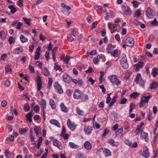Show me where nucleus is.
I'll return each mask as SVG.
<instances>
[{
  "mask_svg": "<svg viewBox=\"0 0 158 158\" xmlns=\"http://www.w3.org/2000/svg\"><path fill=\"white\" fill-rule=\"evenodd\" d=\"M60 107L61 110L63 112H67L69 111V109L66 107L63 103H62L60 105Z\"/></svg>",
  "mask_w": 158,
  "mask_h": 158,
  "instance_id": "aec40b11",
  "label": "nucleus"
},
{
  "mask_svg": "<svg viewBox=\"0 0 158 158\" xmlns=\"http://www.w3.org/2000/svg\"><path fill=\"white\" fill-rule=\"evenodd\" d=\"M108 143L114 146H117L119 143L118 142H115V141L112 139H110L108 141Z\"/></svg>",
  "mask_w": 158,
  "mask_h": 158,
  "instance_id": "5701e85b",
  "label": "nucleus"
},
{
  "mask_svg": "<svg viewBox=\"0 0 158 158\" xmlns=\"http://www.w3.org/2000/svg\"><path fill=\"white\" fill-rule=\"evenodd\" d=\"M84 131L85 133L87 135H89L93 130V128L92 127L89 126H85L84 128Z\"/></svg>",
  "mask_w": 158,
  "mask_h": 158,
  "instance_id": "f8f14e48",
  "label": "nucleus"
},
{
  "mask_svg": "<svg viewBox=\"0 0 158 158\" xmlns=\"http://www.w3.org/2000/svg\"><path fill=\"white\" fill-rule=\"evenodd\" d=\"M28 130V128H20L19 129V132L21 135L27 132Z\"/></svg>",
  "mask_w": 158,
  "mask_h": 158,
  "instance_id": "7c9ffc66",
  "label": "nucleus"
},
{
  "mask_svg": "<svg viewBox=\"0 0 158 158\" xmlns=\"http://www.w3.org/2000/svg\"><path fill=\"white\" fill-rule=\"evenodd\" d=\"M148 134L144 132L143 131L141 133V137L143 140H145L146 141H147L148 139Z\"/></svg>",
  "mask_w": 158,
  "mask_h": 158,
  "instance_id": "412c9836",
  "label": "nucleus"
},
{
  "mask_svg": "<svg viewBox=\"0 0 158 158\" xmlns=\"http://www.w3.org/2000/svg\"><path fill=\"white\" fill-rule=\"evenodd\" d=\"M116 47L115 45H112V44L108 45L106 50L107 51V53H111L113 52L114 49Z\"/></svg>",
  "mask_w": 158,
  "mask_h": 158,
  "instance_id": "6ab92c4d",
  "label": "nucleus"
},
{
  "mask_svg": "<svg viewBox=\"0 0 158 158\" xmlns=\"http://www.w3.org/2000/svg\"><path fill=\"white\" fill-rule=\"evenodd\" d=\"M7 104L6 101L5 100L2 101L1 103V106L2 107H5Z\"/></svg>",
  "mask_w": 158,
  "mask_h": 158,
  "instance_id": "338daca9",
  "label": "nucleus"
},
{
  "mask_svg": "<svg viewBox=\"0 0 158 158\" xmlns=\"http://www.w3.org/2000/svg\"><path fill=\"white\" fill-rule=\"evenodd\" d=\"M133 6L135 8H137L138 7L139 5L140 4V3L137 2V1H134L133 2Z\"/></svg>",
  "mask_w": 158,
  "mask_h": 158,
  "instance_id": "bf43d9fd",
  "label": "nucleus"
},
{
  "mask_svg": "<svg viewBox=\"0 0 158 158\" xmlns=\"http://www.w3.org/2000/svg\"><path fill=\"white\" fill-rule=\"evenodd\" d=\"M82 94L81 92L78 89L76 90L73 94V98L75 99H79L81 98Z\"/></svg>",
  "mask_w": 158,
  "mask_h": 158,
  "instance_id": "9d476101",
  "label": "nucleus"
},
{
  "mask_svg": "<svg viewBox=\"0 0 158 158\" xmlns=\"http://www.w3.org/2000/svg\"><path fill=\"white\" fill-rule=\"evenodd\" d=\"M69 59L70 58H69V56H66L64 58L63 61L65 63L68 64L69 60Z\"/></svg>",
  "mask_w": 158,
  "mask_h": 158,
  "instance_id": "5fc2aeb1",
  "label": "nucleus"
},
{
  "mask_svg": "<svg viewBox=\"0 0 158 158\" xmlns=\"http://www.w3.org/2000/svg\"><path fill=\"white\" fill-rule=\"evenodd\" d=\"M135 81L137 83L139 84L142 87H144L145 81L142 80L140 73L138 74L136 76Z\"/></svg>",
  "mask_w": 158,
  "mask_h": 158,
  "instance_id": "20e7f679",
  "label": "nucleus"
},
{
  "mask_svg": "<svg viewBox=\"0 0 158 158\" xmlns=\"http://www.w3.org/2000/svg\"><path fill=\"white\" fill-rule=\"evenodd\" d=\"M151 24L153 26H156L158 24V22L156 19H154L151 22Z\"/></svg>",
  "mask_w": 158,
  "mask_h": 158,
  "instance_id": "3c124183",
  "label": "nucleus"
},
{
  "mask_svg": "<svg viewBox=\"0 0 158 158\" xmlns=\"http://www.w3.org/2000/svg\"><path fill=\"white\" fill-rule=\"evenodd\" d=\"M71 34L74 37H76L79 36V33L77 29H74L71 32Z\"/></svg>",
  "mask_w": 158,
  "mask_h": 158,
  "instance_id": "c756f323",
  "label": "nucleus"
},
{
  "mask_svg": "<svg viewBox=\"0 0 158 158\" xmlns=\"http://www.w3.org/2000/svg\"><path fill=\"white\" fill-rule=\"evenodd\" d=\"M23 23L20 22H19L17 23L16 26V28L19 30L20 29V27L22 26Z\"/></svg>",
  "mask_w": 158,
  "mask_h": 158,
  "instance_id": "4d7b16f0",
  "label": "nucleus"
},
{
  "mask_svg": "<svg viewBox=\"0 0 158 158\" xmlns=\"http://www.w3.org/2000/svg\"><path fill=\"white\" fill-rule=\"evenodd\" d=\"M69 146L72 148L76 149L78 148V146L75 144L73 142H69Z\"/></svg>",
  "mask_w": 158,
  "mask_h": 158,
  "instance_id": "4c0bfd02",
  "label": "nucleus"
},
{
  "mask_svg": "<svg viewBox=\"0 0 158 158\" xmlns=\"http://www.w3.org/2000/svg\"><path fill=\"white\" fill-rule=\"evenodd\" d=\"M10 44H11L15 42V39L13 37H10L8 40Z\"/></svg>",
  "mask_w": 158,
  "mask_h": 158,
  "instance_id": "a18cd8bd",
  "label": "nucleus"
},
{
  "mask_svg": "<svg viewBox=\"0 0 158 158\" xmlns=\"http://www.w3.org/2000/svg\"><path fill=\"white\" fill-rule=\"evenodd\" d=\"M23 52V49L21 47L17 48L14 49L13 53L15 54H19Z\"/></svg>",
  "mask_w": 158,
  "mask_h": 158,
  "instance_id": "f3484780",
  "label": "nucleus"
},
{
  "mask_svg": "<svg viewBox=\"0 0 158 158\" xmlns=\"http://www.w3.org/2000/svg\"><path fill=\"white\" fill-rule=\"evenodd\" d=\"M125 143L130 146H131L132 143L128 139H126L125 141Z\"/></svg>",
  "mask_w": 158,
  "mask_h": 158,
  "instance_id": "774afa93",
  "label": "nucleus"
},
{
  "mask_svg": "<svg viewBox=\"0 0 158 158\" xmlns=\"http://www.w3.org/2000/svg\"><path fill=\"white\" fill-rule=\"evenodd\" d=\"M146 14L147 16L149 18H152L154 17V12L152 8L148 7L146 10Z\"/></svg>",
  "mask_w": 158,
  "mask_h": 158,
  "instance_id": "0eeeda50",
  "label": "nucleus"
},
{
  "mask_svg": "<svg viewBox=\"0 0 158 158\" xmlns=\"http://www.w3.org/2000/svg\"><path fill=\"white\" fill-rule=\"evenodd\" d=\"M139 94L136 93H133L130 95V97L131 98H135L136 97H138Z\"/></svg>",
  "mask_w": 158,
  "mask_h": 158,
  "instance_id": "864d4df0",
  "label": "nucleus"
},
{
  "mask_svg": "<svg viewBox=\"0 0 158 158\" xmlns=\"http://www.w3.org/2000/svg\"><path fill=\"white\" fill-rule=\"evenodd\" d=\"M120 64L123 68L127 69L128 67L126 55L125 53L122 54L120 60Z\"/></svg>",
  "mask_w": 158,
  "mask_h": 158,
  "instance_id": "f257e3e1",
  "label": "nucleus"
},
{
  "mask_svg": "<svg viewBox=\"0 0 158 158\" xmlns=\"http://www.w3.org/2000/svg\"><path fill=\"white\" fill-rule=\"evenodd\" d=\"M6 36L5 31H1L0 32V37L2 39H4L6 37Z\"/></svg>",
  "mask_w": 158,
  "mask_h": 158,
  "instance_id": "37998d69",
  "label": "nucleus"
},
{
  "mask_svg": "<svg viewBox=\"0 0 158 158\" xmlns=\"http://www.w3.org/2000/svg\"><path fill=\"white\" fill-rule=\"evenodd\" d=\"M140 13L141 10L139 9L138 10L135 12V16L139 17L140 15Z\"/></svg>",
  "mask_w": 158,
  "mask_h": 158,
  "instance_id": "0e129e2a",
  "label": "nucleus"
},
{
  "mask_svg": "<svg viewBox=\"0 0 158 158\" xmlns=\"http://www.w3.org/2000/svg\"><path fill=\"white\" fill-rule=\"evenodd\" d=\"M108 27L111 30H114L115 27H116L117 25L116 24H113L111 23H108Z\"/></svg>",
  "mask_w": 158,
  "mask_h": 158,
  "instance_id": "c9c22d12",
  "label": "nucleus"
},
{
  "mask_svg": "<svg viewBox=\"0 0 158 158\" xmlns=\"http://www.w3.org/2000/svg\"><path fill=\"white\" fill-rule=\"evenodd\" d=\"M42 72L45 76H48L50 73L46 67L44 68Z\"/></svg>",
  "mask_w": 158,
  "mask_h": 158,
  "instance_id": "e433bc0d",
  "label": "nucleus"
},
{
  "mask_svg": "<svg viewBox=\"0 0 158 158\" xmlns=\"http://www.w3.org/2000/svg\"><path fill=\"white\" fill-rule=\"evenodd\" d=\"M5 68V73H7L9 72H11L12 71L10 66L8 65H6Z\"/></svg>",
  "mask_w": 158,
  "mask_h": 158,
  "instance_id": "ea45409f",
  "label": "nucleus"
},
{
  "mask_svg": "<svg viewBox=\"0 0 158 158\" xmlns=\"http://www.w3.org/2000/svg\"><path fill=\"white\" fill-rule=\"evenodd\" d=\"M40 39L42 41H44L46 39V38L42 33H41L40 35Z\"/></svg>",
  "mask_w": 158,
  "mask_h": 158,
  "instance_id": "69168bd1",
  "label": "nucleus"
},
{
  "mask_svg": "<svg viewBox=\"0 0 158 158\" xmlns=\"http://www.w3.org/2000/svg\"><path fill=\"white\" fill-rule=\"evenodd\" d=\"M54 86L55 88V89L58 93L60 94L63 92V91L61 86L58 82H55V83Z\"/></svg>",
  "mask_w": 158,
  "mask_h": 158,
  "instance_id": "1a4fd4ad",
  "label": "nucleus"
},
{
  "mask_svg": "<svg viewBox=\"0 0 158 158\" xmlns=\"http://www.w3.org/2000/svg\"><path fill=\"white\" fill-rule=\"evenodd\" d=\"M144 123V122H142L140 123L139 125H138L136 127V130H140L141 131V128L143 125Z\"/></svg>",
  "mask_w": 158,
  "mask_h": 158,
  "instance_id": "603ef678",
  "label": "nucleus"
},
{
  "mask_svg": "<svg viewBox=\"0 0 158 158\" xmlns=\"http://www.w3.org/2000/svg\"><path fill=\"white\" fill-rule=\"evenodd\" d=\"M158 85V84L156 82H153L152 83L150 86V89H153L155 88L156 87H157V86Z\"/></svg>",
  "mask_w": 158,
  "mask_h": 158,
  "instance_id": "c03bdc74",
  "label": "nucleus"
},
{
  "mask_svg": "<svg viewBox=\"0 0 158 158\" xmlns=\"http://www.w3.org/2000/svg\"><path fill=\"white\" fill-rule=\"evenodd\" d=\"M26 117L27 120H28L30 122H32V114L31 113V111L27 114L26 115Z\"/></svg>",
  "mask_w": 158,
  "mask_h": 158,
  "instance_id": "c85d7f7f",
  "label": "nucleus"
},
{
  "mask_svg": "<svg viewBox=\"0 0 158 158\" xmlns=\"http://www.w3.org/2000/svg\"><path fill=\"white\" fill-rule=\"evenodd\" d=\"M94 8L95 9H100L101 10H102L103 11V12H105L106 11V8L104 7V9H102V6H96L94 7Z\"/></svg>",
  "mask_w": 158,
  "mask_h": 158,
  "instance_id": "09e8293b",
  "label": "nucleus"
},
{
  "mask_svg": "<svg viewBox=\"0 0 158 158\" xmlns=\"http://www.w3.org/2000/svg\"><path fill=\"white\" fill-rule=\"evenodd\" d=\"M55 65L54 69L56 71L59 70V71H62V69L60 66L57 65L56 63L55 64Z\"/></svg>",
  "mask_w": 158,
  "mask_h": 158,
  "instance_id": "de8ad7c7",
  "label": "nucleus"
},
{
  "mask_svg": "<svg viewBox=\"0 0 158 158\" xmlns=\"http://www.w3.org/2000/svg\"><path fill=\"white\" fill-rule=\"evenodd\" d=\"M76 111L77 114L79 115H82L83 114V111L81 110L79 107L77 108Z\"/></svg>",
  "mask_w": 158,
  "mask_h": 158,
  "instance_id": "8fccbe9b",
  "label": "nucleus"
},
{
  "mask_svg": "<svg viewBox=\"0 0 158 158\" xmlns=\"http://www.w3.org/2000/svg\"><path fill=\"white\" fill-rule=\"evenodd\" d=\"M67 125L68 127L72 131L74 130L77 126L74 122L71 121L70 119H68L67 121Z\"/></svg>",
  "mask_w": 158,
  "mask_h": 158,
  "instance_id": "423d86ee",
  "label": "nucleus"
},
{
  "mask_svg": "<svg viewBox=\"0 0 158 158\" xmlns=\"http://www.w3.org/2000/svg\"><path fill=\"white\" fill-rule=\"evenodd\" d=\"M125 43L127 46L132 47L134 44V40L131 37H127Z\"/></svg>",
  "mask_w": 158,
  "mask_h": 158,
  "instance_id": "39448f33",
  "label": "nucleus"
},
{
  "mask_svg": "<svg viewBox=\"0 0 158 158\" xmlns=\"http://www.w3.org/2000/svg\"><path fill=\"white\" fill-rule=\"evenodd\" d=\"M120 52L119 50L117 49L114 50L113 52L111 53V55L114 57H117L118 56V53Z\"/></svg>",
  "mask_w": 158,
  "mask_h": 158,
  "instance_id": "bb28decb",
  "label": "nucleus"
},
{
  "mask_svg": "<svg viewBox=\"0 0 158 158\" xmlns=\"http://www.w3.org/2000/svg\"><path fill=\"white\" fill-rule=\"evenodd\" d=\"M62 77L63 81L66 83H69L72 80V78L67 73H64Z\"/></svg>",
  "mask_w": 158,
  "mask_h": 158,
  "instance_id": "6e6552de",
  "label": "nucleus"
},
{
  "mask_svg": "<svg viewBox=\"0 0 158 158\" xmlns=\"http://www.w3.org/2000/svg\"><path fill=\"white\" fill-rule=\"evenodd\" d=\"M102 149L103 151V153L104 154L105 156H108L111 155V153L108 149L103 148Z\"/></svg>",
  "mask_w": 158,
  "mask_h": 158,
  "instance_id": "b1692460",
  "label": "nucleus"
},
{
  "mask_svg": "<svg viewBox=\"0 0 158 158\" xmlns=\"http://www.w3.org/2000/svg\"><path fill=\"white\" fill-rule=\"evenodd\" d=\"M44 152V149L41 148L39 152L36 155V156L38 157H40L41 154L43 153Z\"/></svg>",
  "mask_w": 158,
  "mask_h": 158,
  "instance_id": "052dcab7",
  "label": "nucleus"
},
{
  "mask_svg": "<svg viewBox=\"0 0 158 158\" xmlns=\"http://www.w3.org/2000/svg\"><path fill=\"white\" fill-rule=\"evenodd\" d=\"M123 10L124 13L126 15H130L131 13V11L128 6H123Z\"/></svg>",
  "mask_w": 158,
  "mask_h": 158,
  "instance_id": "ddd939ff",
  "label": "nucleus"
},
{
  "mask_svg": "<svg viewBox=\"0 0 158 158\" xmlns=\"http://www.w3.org/2000/svg\"><path fill=\"white\" fill-rule=\"evenodd\" d=\"M49 104L51 106L52 108L54 109L56 108V105L55 102L52 99H50L49 102Z\"/></svg>",
  "mask_w": 158,
  "mask_h": 158,
  "instance_id": "2f4dec72",
  "label": "nucleus"
},
{
  "mask_svg": "<svg viewBox=\"0 0 158 158\" xmlns=\"http://www.w3.org/2000/svg\"><path fill=\"white\" fill-rule=\"evenodd\" d=\"M110 131V130L107 129H105L104 133L102 135V137H105L106 135L108 134Z\"/></svg>",
  "mask_w": 158,
  "mask_h": 158,
  "instance_id": "680f3d73",
  "label": "nucleus"
},
{
  "mask_svg": "<svg viewBox=\"0 0 158 158\" xmlns=\"http://www.w3.org/2000/svg\"><path fill=\"white\" fill-rule=\"evenodd\" d=\"M53 145L54 146H55L57 147L58 148L60 149V150H61L62 149V148L61 146V143L57 140V139H55L53 141Z\"/></svg>",
  "mask_w": 158,
  "mask_h": 158,
  "instance_id": "a211bd4d",
  "label": "nucleus"
},
{
  "mask_svg": "<svg viewBox=\"0 0 158 158\" xmlns=\"http://www.w3.org/2000/svg\"><path fill=\"white\" fill-rule=\"evenodd\" d=\"M67 38L68 40L70 42L72 41L74 39L73 38L70 34H69L67 35Z\"/></svg>",
  "mask_w": 158,
  "mask_h": 158,
  "instance_id": "6e6d98bb",
  "label": "nucleus"
},
{
  "mask_svg": "<svg viewBox=\"0 0 158 158\" xmlns=\"http://www.w3.org/2000/svg\"><path fill=\"white\" fill-rule=\"evenodd\" d=\"M30 106L28 103H26L24 105L23 109L26 112H27L30 110Z\"/></svg>",
  "mask_w": 158,
  "mask_h": 158,
  "instance_id": "58836bf2",
  "label": "nucleus"
},
{
  "mask_svg": "<svg viewBox=\"0 0 158 158\" xmlns=\"http://www.w3.org/2000/svg\"><path fill=\"white\" fill-rule=\"evenodd\" d=\"M5 155L6 158H10L11 156V153L8 149H6L5 152Z\"/></svg>",
  "mask_w": 158,
  "mask_h": 158,
  "instance_id": "f704fd0d",
  "label": "nucleus"
},
{
  "mask_svg": "<svg viewBox=\"0 0 158 158\" xmlns=\"http://www.w3.org/2000/svg\"><path fill=\"white\" fill-rule=\"evenodd\" d=\"M40 47L39 46L36 49V52H35V60H38L40 57Z\"/></svg>",
  "mask_w": 158,
  "mask_h": 158,
  "instance_id": "2eb2a0df",
  "label": "nucleus"
},
{
  "mask_svg": "<svg viewBox=\"0 0 158 158\" xmlns=\"http://www.w3.org/2000/svg\"><path fill=\"white\" fill-rule=\"evenodd\" d=\"M108 78L113 85H116L118 86L120 84V81L118 79L117 76L115 75L110 76Z\"/></svg>",
  "mask_w": 158,
  "mask_h": 158,
  "instance_id": "f03ea898",
  "label": "nucleus"
},
{
  "mask_svg": "<svg viewBox=\"0 0 158 158\" xmlns=\"http://www.w3.org/2000/svg\"><path fill=\"white\" fill-rule=\"evenodd\" d=\"M40 106L41 108H42L43 109V114L44 113V110L46 108V101L44 99H42L41 100L40 102Z\"/></svg>",
  "mask_w": 158,
  "mask_h": 158,
  "instance_id": "dca6fc26",
  "label": "nucleus"
},
{
  "mask_svg": "<svg viewBox=\"0 0 158 158\" xmlns=\"http://www.w3.org/2000/svg\"><path fill=\"white\" fill-rule=\"evenodd\" d=\"M20 39L22 43H24L28 41V39L25 37L23 35H21L20 36Z\"/></svg>",
  "mask_w": 158,
  "mask_h": 158,
  "instance_id": "cd10ccee",
  "label": "nucleus"
},
{
  "mask_svg": "<svg viewBox=\"0 0 158 158\" xmlns=\"http://www.w3.org/2000/svg\"><path fill=\"white\" fill-rule=\"evenodd\" d=\"M84 146L85 148L87 150H90L92 148V145L89 142L86 141L84 144Z\"/></svg>",
  "mask_w": 158,
  "mask_h": 158,
  "instance_id": "4be33fe9",
  "label": "nucleus"
},
{
  "mask_svg": "<svg viewBox=\"0 0 158 158\" xmlns=\"http://www.w3.org/2000/svg\"><path fill=\"white\" fill-rule=\"evenodd\" d=\"M143 62H139L138 63L136 64L137 65H138V67H139V69L142 68L143 67Z\"/></svg>",
  "mask_w": 158,
  "mask_h": 158,
  "instance_id": "e2e57ef3",
  "label": "nucleus"
},
{
  "mask_svg": "<svg viewBox=\"0 0 158 158\" xmlns=\"http://www.w3.org/2000/svg\"><path fill=\"white\" fill-rule=\"evenodd\" d=\"M135 106V105L133 103H131L130 106L129 113H131L132 112Z\"/></svg>",
  "mask_w": 158,
  "mask_h": 158,
  "instance_id": "49530a36",
  "label": "nucleus"
},
{
  "mask_svg": "<svg viewBox=\"0 0 158 158\" xmlns=\"http://www.w3.org/2000/svg\"><path fill=\"white\" fill-rule=\"evenodd\" d=\"M37 89L38 90H40L42 86V81L41 77L39 76H37Z\"/></svg>",
  "mask_w": 158,
  "mask_h": 158,
  "instance_id": "4468645a",
  "label": "nucleus"
},
{
  "mask_svg": "<svg viewBox=\"0 0 158 158\" xmlns=\"http://www.w3.org/2000/svg\"><path fill=\"white\" fill-rule=\"evenodd\" d=\"M52 82L53 81L52 79L51 78H48V83L49 88H50V87L51 86Z\"/></svg>",
  "mask_w": 158,
  "mask_h": 158,
  "instance_id": "13d9d810",
  "label": "nucleus"
},
{
  "mask_svg": "<svg viewBox=\"0 0 158 158\" xmlns=\"http://www.w3.org/2000/svg\"><path fill=\"white\" fill-rule=\"evenodd\" d=\"M102 58V55H99L98 56H97V58H94L93 59V63L94 64H97L99 61V59Z\"/></svg>",
  "mask_w": 158,
  "mask_h": 158,
  "instance_id": "473e14b6",
  "label": "nucleus"
},
{
  "mask_svg": "<svg viewBox=\"0 0 158 158\" xmlns=\"http://www.w3.org/2000/svg\"><path fill=\"white\" fill-rule=\"evenodd\" d=\"M158 74V69H152L151 75L154 77H156Z\"/></svg>",
  "mask_w": 158,
  "mask_h": 158,
  "instance_id": "393cba45",
  "label": "nucleus"
},
{
  "mask_svg": "<svg viewBox=\"0 0 158 158\" xmlns=\"http://www.w3.org/2000/svg\"><path fill=\"white\" fill-rule=\"evenodd\" d=\"M149 154L148 148L146 146H144L143 147V151L142 153V155L145 158H148L149 156Z\"/></svg>",
  "mask_w": 158,
  "mask_h": 158,
  "instance_id": "9b49d317",
  "label": "nucleus"
},
{
  "mask_svg": "<svg viewBox=\"0 0 158 158\" xmlns=\"http://www.w3.org/2000/svg\"><path fill=\"white\" fill-rule=\"evenodd\" d=\"M151 97V96L150 95L147 96H143V97L141 98V101L139 104V107H143V105H145V103L148 102Z\"/></svg>",
  "mask_w": 158,
  "mask_h": 158,
  "instance_id": "7ed1b4c3",
  "label": "nucleus"
},
{
  "mask_svg": "<svg viewBox=\"0 0 158 158\" xmlns=\"http://www.w3.org/2000/svg\"><path fill=\"white\" fill-rule=\"evenodd\" d=\"M23 19L24 20L25 23H26L29 26H30V19H27V18H26L25 17H23Z\"/></svg>",
  "mask_w": 158,
  "mask_h": 158,
  "instance_id": "79ce46f5",
  "label": "nucleus"
},
{
  "mask_svg": "<svg viewBox=\"0 0 158 158\" xmlns=\"http://www.w3.org/2000/svg\"><path fill=\"white\" fill-rule=\"evenodd\" d=\"M8 8L10 10V11L12 14H14L16 11L17 10L13 5H10L8 6Z\"/></svg>",
  "mask_w": 158,
  "mask_h": 158,
  "instance_id": "72a5a7b5",
  "label": "nucleus"
},
{
  "mask_svg": "<svg viewBox=\"0 0 158 158\" xmlns=\"http://www.w3.org/2000/svg\"><path fill=\"white\" fill-rule=\"evenodd\" d=\"M117 97L116 96H114V97L112 98V100L110 103V107L112 106L113 104L116 101V98Z\"/></svg>",
  "mask_w": 158,
  "mask_h": 158,
  "instance_id": "a19ab883",
  "label": "nucleus"
},
{
  "mask_svg": "<svg viewBox=\"0 0 158 158\" xmlns=\"http://www.w3.org/2000/svg\"><path fill=\"white\" fill-rule=\"evenodd\" d=\"M49 122L50 123L55 125L58 127H59L60 126V123L56 120L55 119H51Z\"/></svg>",
  "mask_w": 158,
  "mask_h": 158,
  "instance_id": "a878e982",
  "label": "nucleus"
}]
</instances>
